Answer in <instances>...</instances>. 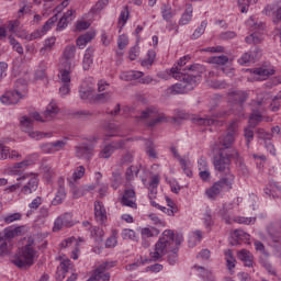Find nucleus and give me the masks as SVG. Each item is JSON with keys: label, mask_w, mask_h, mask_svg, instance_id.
I'll return each mask as SVG.
<instances>
[{"label": "nucleus", "mask_w": 281, "mask_h": 281, "mask_svg": "<svg viewBox=\"0 0 281 281\" xmlns=\"http://www.w3.org/2000/svg\"><path fill=\"white\" fill-rule=\"evenodd\" d=\"M146 146V154L148 155V157H150L151 159H157V151L155 150V143H153V140L147 139L145 143Z\"/></svg>", "instance_id": "obj_40"}, {"label": "nucleus", "mask_w": 281, "mask_h": 281, "mask_svg": "<svg viewBox=\"0 0 281 281\" xmlns=\"http://www.w3.org/2000/svg\"><path fill=\"white\" fill-rule=\"evenodd\" d=\"M168 254V262L171 266L177 265V260H179V246H176L175 248L171 249L170 252Z\"/></svg>", "instance_id": "obj_36"}, {"label": "nucleus", "mask_w": 281, "mask_h": 281, "mask_svg": "<svg viewBox=\"0 0 281 281\" xmlns=\"http://www.w3.org/2000/svg\"><path fill=\"white\" fill-rule=\"evenodd\" d=\"M142 76H144V72L132 70V71L123 72L121 75V80H125V82H131V80H139Z\"/></svg>", "instance_id": "obj_28"}, {"label": "nucleus", "mask_w": 281, "mask_h": 281, "mask_svg": "<svg viewBox=\"0 0 281 281\" xmlns=\"http://www.w3.org/2000/svg\"><path fill=\"white\" fill-rule=\"evenodd\" d=\"M113 147H111V145H106L105 147L102 148V150L99 153V157L101 159H109V157H111V155H113Z\"/></svg>", "instance_id": "obj_51"}, {"label": "nucleus", "mask_w": 281, "mask_h": 281, "mask_svg": "<svg viewBox=\"0 0 281 281\" xmlns=\"http://www.w3.org/2000/svg\"><path fill=\"white\" fill-rule=\"evenodd\" d=\"M235 179L236 177L234 173H231L229 171L226 172L225 177L221 178L211 188L206 189L205 194L207 199L215 201L216 196H218L221 192H229L234 186Z\"/></svg>", "instance_id": "obj_3"}, {"label": "nucleus", "mask_w": 281, "mask_h": 281, "mask_svg": "<svg viewBox=\"0 0 281 281\" xmlns=\"http://www.w3.org/2000/svg\"><path fill=\"white\" fill-rule=\"evenodd\" d=\"M165 93L168 97H170V95H179L181 93H188V90L186 89V86L183 85V82L180 80L179 83H176V85L169 87L165 91Z\"/></svg>", "instance_id": "obj_20"}, {"label": "nucleus", "mask_w": 281, "mask_h": 281, "mask_svg": "<svg viewBox=\"0 0 281 281\" xmlns=\"http://www.w3.org/2000/svg\"><path fill=\"white\" fill-rule=\"evenodd\" d=\"M85 166H79L75 169V171L72 172V183H76V181H79V179H82V177H85Z\"/></svg>", "instance_id": "obj_44"}, {"label": "nucleus", "mask_w": 281, "mask_h": 281, "mask_svg": "<svg viewBox=\"0 0 281 281\" xmlns=\"http://www.w3.org/2000/svg\"><path fill=\"white\" fill-rule=\"evenodd\" d=\"M183 243V234L175 233L172 229H166L161 237L155 245V251L150 252V258L155 261L159 260V258H164L166 254H169L176 247H181Z\"/></svg>", "instance_id": "obj_1"}, {"label": "nucleus", "mask_w": 281, "mask_h": 281, "mask_svg": "<svg viewBox=\"0 0 281 281\" xmlns=\"http://www.w3.org/2000/svg\"><path fill=\"white\" fill-rule=\"evenodd\" d=\"M205 27H207V22L202 21L201 25L198 29H195V31L191 35L192 41H196V38H201V36L205 34Z\"/></svg>", "instance_id": "obj_35"}, {"label": "nucleus", "mask_w": 281, "mask_h": 281, "mask_svg": "<svg viewBox=\"0 0 281 281\" xmlns=\"http://www.w3.org/2000/svg\"><path fill=\"white\" fill-rule=\"evenodd\" d=\"M45 33L42 30H37L31 34L23 36H20L21 38H25V41H36V38H41L42 36H44Z\"/></svg>", "instance_id": "obj_52"}, {"label": "nucleus", "mask_w": 281, "mask_h": 281, "mask_svg": "<svg viewBox=\"0 0 281 281\" xmlns=\"http://www.w3.org/2000/svg\"><path fill=\"white\" fill-rule=\"evenodd\" d=\"M237 170L243 177H249V168H247V165H245V161L239 156L237 157Z\"/></svg>", "instance_id": "obj_41"}, {"label": "nucleus", "mask_w": 281, "mask_h": 281, "mask_svg": "<svg viewBox=\"0 0 281 281\" xmlns=\"http://www.w3.org/2000/svg\"><path fill=\"white\" fill-rule=\"evenodd\" d=\"M94 100L101 104H106V102H111V100H113V94H111V92L99 93L94 97Z\"/></svg>", "instance_id": "obj_38"}, {"label": "nucleus", "mask_w": 281, "mask_h": 281, "mask_svg": "<svg viewBox=\"0 0 281 281\" xmlns=\"http://www.w3.org/2000/svg\"><path fill=\"white\" fill-rule=\"evenodd\" d=\"M47 64L45 61H41L38 68L35 71V80H43L47 76Z\"/></svg>", "instance_id": "obj_32"}, {"label": "nucleus", "mask_w": 281, "mask_h": 281, "mask_svg": "<svg viewBox=\"0 0 281 281\" xmlns=\"http://www.w3.org/2000/svg\"><path fill=\"white\" fill-rule=\"evenodd\" d=\"M182 74H188L187 71H190L191 74H189L190 76H203V74H205V67L203 65L200 64H192L189 67L183 68Z\"/></svg>", "instance_id": "obj_25"}, {"label": "nucleus", "mask_w": 281, "mask_h": 281, "mask_svg": "<svg viewBox=\"0 0 281 281\" xmlns=\"http://www.w3.org/2000/svg\"><path fill=\"white\" fill-rule=\"evenodd\" d=\"M250 71L255 74V76H259L257 80H266L267 78H269V76H271V72L267 68H256Z\"/></svg>", "instance_id": "obj_37"}, {"label": "nucleus", "mask_w": 281, "mask_h": 281, "mask_svg": "<svg viewBox=\"0 0 281 281\" xmlns=\"http://www.w3.org/2000/svg\"><path fill=\"white\" fill-rule=\"evenodd\" d=\"M66 196H67V193L65 192V188L60 187L56 193V196L52 201V205H60V203L65 201Z\"/></svg>", "instance_id": "obj_34"}, {"label": "nucleus", "mask_w": 281, "mask_h": 281, "mask_svg": "<svg viewBox=\"0 0 281 281\" xmlns=\"http://www.w3.org/2000/svg\"><path fill=\"white\" fill-rule=\"evenodd\" d=\"M110 146H111L112 150L115 153V150L124 149V147L126 146V140L120 139L116 142H112V143H110Z\"/></svg>", "instance_id": "obj_58"}, {"label": "nucleus", "mask_w": 281, "mask_h": 281, "mask_svg": "<svg viewBox=\"0 0 281 281\" xmlns=\"http://www.w3.org/2000/svg\"><path fill=\"white\" fill-rule=\"evenodd\" d=\"M262 111L263 109H252V113L249 115L250 128H256L259 122H262Z\"/></svg>", "instance_id": "obj_21"}, {"label": "nucleus", "mask_w": 281, "mask_h": 281, "mask_svg": "<svg viewBox=\"0 0 281 281\" xmlns=\"http://www.w3.org/2000/svg\"><path fill=\"white\" fill-rule=\"evenodd\" d=\"M61 218L65 227H72L74 220L70 213H65L64 215L59 216Z\"/></svg>", "instance_id": "obj_61"}, {"label": "nucleus", "mask_w": 281, "mask_h": 281, "mask_svg": "<svg viewBox=\"0 0 281 281\" xmlns=\"http://www.w3.org/2000/svg\"><path fill=\"white\" fill-rule=\"evenodd\" d=\"M168 207L170 209H166V212H164L165 214H168V216H173V214H177V212H179V209L177 207V204H175L172 202V200H170V198H166Z\"/></svg>", "instance_id": "obj_50"}, {"label": "nucleus", "mask_w": 281, "mask_h": 281, "mask_svg": "<svg viewBox=\"0 0 281 281\" xmlns=\"http://www.w3.org/2000/svg\"><path fill=\"white\" fill-rule=\"evenodd\" d=\"M59 93L61 98H65V95H69L71 93V83H61L59 87Z\"/></svg>", "instance_id": "obj_62"}, {"label": "nucleus", "mask_w": 281, "mask_h": 281, "mask_svg": "<svg viewBox=\"0 0 281 281\" xmlns=\"http://www.w3.org/2000/svg\"><path fill=\"white\" fill-rule=\"evenodd\" d=\"M238 158V151L234 153H225L218 151V154L214 157L213 166L217 172H225L229 170V166L232 165V159Z\"/></svg>", "instance_id": "obj_9"}, {"label": "nucleus", "mask_w": 281, "mask_h": 281, "mask_svg": "<svg viewBox=\"0 0 281 281\" xmlns=\"http://www.w3.org/2000/svg\"><path fill=\"white\" fill-rule=\"evenodd\" d=\"M229 115H232V111L220 110V111L213 113L212 116H209V115H205L204 117L193 116V117H191V122L193 124H196L198 126H216V125L221 124V121H218V120H225V117H229Z\"/></svg>", "instance_id": "obj_8"}, {"label": "nucleus", "mask_w": 281, "mask_h": 281, "mask_svg": "<svg viewBox=\"0 0 281 281\" xmlns=\"http://www.w3.org/2000/svg\"><path fill=\"white\" fill-rule=\"evenodd\" d=\"M41 150L46 155H54V143H46L41 145Z\"/></svg>", "instance_id": "obj_64"}, {"label": "nucleus", "mask_w": 281, "mask_h": 281, "mask_svg": "<svg viewBox=\"0 0 281 281\" xmlns=\"http://www.w3.org/2000/svg\"><path fill=\"white\" fill-rule=\"evenodd\" d=\"M139 175V168L136 166H131L126 169L125 177L127 181H133L134 177H137Z\"/></svg>", "instance_id": "obj_49"}, {"label": "nucleus", "mask_w": 281, "mask_h": 281, "mask_svg": "<svg viewBox=\"0 0 281 281\" xmlns=\"http://www.w3.org/2000/svg\"><path fill=\"white\" fill-rule=\"evenodd\" d=\"M37 254L38 252L34 248V239L29 238L27 244L15 254L11 259V262L19 269H27V267L34 265V259Z\"/></svg>", "instance_id": "obj_2"}, {"label": "nucleus", "mask_w": 281, "mask_h": 281, "mask_svg": "<svg viewBox=\"0 0 281 281\" xmlns=\"http://www.w3.org/2000/svg\"><path fill=\"white\" fill-rule=\"evenodd\" d=\"M109 5V0H99L95 5L92 7V12H102L104 8Z\"/></svg>", "instance_id": "obj_54"}, {"label": "nucleus", "mask_w": 281, "mask_h": 281, "mask_svg": "<svg viewBox=\"0 0 281 281\" xmlns=\"http://www.w3.org/2000/svg\"><path fill=\"white\" fill-rule=\"evenodd\" d=\"M58 115V105L55 103V101H50V103L47 105L46 110L44 111V117L46 122H49L50 120H54Z\"/></svg>", "instance_id": "obj_22"}, {"label": "nucleus", "mask_w": 281, "mask_h": 281, "mask_svg": "<svg viewBox=\"0 0 281 281\" xmlns=\"http://www.w3.org/2000/svg\"><path fill=\"white\" fill-rule=\"evenodd\" d=\"M157 186H159V176H154L149 182V200L157 199Z\"/></svg>", "instance_id": "obj_29"}, {"label": "nucleus", "mask_w": 281, "mask_h": 281, "mask_svg": "<svg viewBox=\"0 0 281 281\" xmlns=\"http://www.w3.org/2000/svg\"><path fill=\"white\" fill-rule=\"evenodd\" d=\"M192 4H187V9L179 21V25H188V23L192 21Z\"/></svg>", "instance_id": "obj_30"}, {"label": "nucleus", "mask_w": 281, "mask_h": 281, "mask_svg": "<svg viewBox=\"0 0 281 281\" xmlns=\"http://www.w3.org/2000/svg\"><path fill=\"white\" fill-rule=\"evenodd\" d=\"M115 267V262L113 261H105L101 265H99L94 270H92L91 273V280L92 281H110L111 280V273L106 272L109 269H113Z\"/></svg>", "instance_id": "obj_10"}, {"label": "nucleus", "mask_w": 281, "mask_h": 281, "mask_svg": "<svg viewBox=\"0 0 281 281\" xmlns=\"http://www.w3.org/2000/svg\"><path fill=\"white\" fill-rule=\"evenodd\" d=\"M262 54L260 53V48H256L252 52L245 53L239 59V65H249V63H256L258 58H260Z\"/></svg>", "instance_id": "obj_17"}, {"label": "nucleus", "mask_w": 281, "mask_h": 281, "mask_svg": "<svg viewBox=\"0 0 281 281\" xmlns=\"http://www.w3.org/2000/svg\"><path fill=\"white\" fill-rule=\"evenodd\" d=\"M194 269H196V271H200V276L205 281H216V278L214 277V274H212V271H210L201 266H194Z\"/></svg>", "instance_id": "obj_31"}, {"label": "nucleus", "mask_w": 281, "mask_h": 281, "mask_svg": "<svg viewBox=\"0 0 281 281\" xmlns=\"http://www.w3.org/2000/svg\"><path fill=\"white\" fill-rule=\"evenodd\" d=\"M139 120H151L147 126L149 128H154V126H157L159 124H166L168 122V117L166 115L160 114L158 115L157 110L153 108H148L145 111L142 112Z\"/></svg>", "instance_id": "obj_11"}, {"label": "nucleus", "mask_w": 281, "mask_h": 281, "mask_svg": "<svg viewBox=\"0 0 281 281\" xmlns=\"http://www.w3.org/2000/svg\"><path fill=\"white\" fill-rule=\"evenodd\" d=\"M21 232V228L7 227L0 233V256H8L14 247V236Z\"/></svg>", "instance_id": "obj_7"}, {"label": "nucleus", "mask_w": 281, "mask_h": 281, "mask_svg": "<svg viewBox=\"0 0 281 281\" xmlns=\"http://www.w3.org/2000/svg\"><path fill=\"white\" fill-rule=\"evenodd\" d=\"M237 258L244 262L245 267L254 266V255L247 249H243L238 252Z\"/></svg>", "instance_id": "obj_24"}, {"label": "nucleus", "mask_w": 281, "mask_h": 281, "mask_svg": "<svg viewBox=\"0 0 281 281\" xmlns=\"http://www.w3.org/2000/svg\"><path fill=\"white\" fill-rule=\"evenodd\" d=\"M38 188V179L36 178H31L29 179L27 183L24 184L22 188L23 194H32V192H36Z\"/></svg>", "instance_id": "obj_27"}, {"label": "nucleus", "mask_w": 281, "mask_h": 281, "mask_svg": "<svg viewBox=\"0 0 281 281\" xmlns=\"http://www.w3.org/2000/svg\"><path fill=\"white\" fill-rule=\"evenodd\" d=\"M128 164H133V154L126 153L119 160V166H126Z\"/></svg>", "instance_id": "obj_53"}, {"label": "nucleus", "mask_w": 281, "mask_h": 281, "mask_svg": "<svg viewBox=\"0 0 281 281\" xmlns=\"http://www.w3.org/2000/svg\"><path fill=\"white\" fill-rule=\"evenodd\" d=\"M54 45H56V38L49 37L45 41L44 46L41 48V54H45V52H52V47H54Z\"/></svg>", "instance_id": "obj_47"}, {"label": "nucleus", "mask_w": 281, "mask_h": 281, "mask_svg": "<svg viewBox=\"0 0 281 281\" xmlns=\"http://www.w3.org/2000/svg\"><path fill=\"white\" fill-rule=\"evenodd\" d=\"M244 137H246L247 146H249L254 139V127H251V125L245 128Z\"/></svg>", "instance_id": "obj_57"}, {"label": "nucleus", "mask_w": 281, "mask_h": 281, "mask_svg": "<svg viewBox=\"0 0 281 281\" xmlns=\"http://www.w3.org/2000/svg\"><path fill=\"white\" fill-rule=\"evenodd\" d=\"M245 41L248 45H251V44L258 45V44L262 43V40H260V37H258V35H256V33H252L249 36H247L245 38Z\"/></svg>", "instance_id": "obj_59"}, {"label": "nucleus", "mask_w": 281, "mask_h": 281, "mask_svg": "<svg viewBox=\"0 0 281 281\" xmlns=\"http://www.w3.org/2000/svg\"><path fill=\"white\" fill-rule=\"evenodd\" d=\"M9 43L12 46V48L14 49V52H16L18 54L23 56V46L21 45V43H19V41H16V38H14L12 35H10Z\"/></svg>", "instance_id": "obj_43"}, {"label": "nucleus", "mask_w": 281, "mask_h": 281, "mask_svg": "<svg viewBox=\"0 0 281 281\" xmlns=\"http://www.w3.org/2000/svg\"><path fill=\"white\" fill-rule=\"evenodd\" d=\"M147 56H148V58L144 59L142 61V67H147L148 68V67L153 66V63H155V58L157 56V53H155V50H148Z\"/></svg>", "instance_id": "obj_48"}, {"label": "nucleus", "mask_w": 281, "mask_h": 281, "mask_svg": "<svg viewBox=\"0 0 281 281\" xmlns=\"http://www.w3.org/2000/svg\"><path fill=\"white\" fill-rule=\"evenodd\" d=\"M79 95H80L81 100H89V98H91V95H93V88H91L89 86H81V88L79 90Z\"/></svg>", "instance_id": "obj_39"}, {"label": "nucleus", "mask_w": 281, "mask_h": 281, "mask_svg": "<svg viewBox=\"0 0 281 281\" xmlns=\"http://www.w3.org/2000/svg\"><path fill=\"white\" fill-rule=\"evenodd\" d=\"M42 170H43L44 175L46 176L47 181H52V177H54V175H56V172L54 171V168H52V166H49V165L43 166Z\"/></svg>", "instance_id": "obj_56"}, {"label": "nucleus", "mask_w": 281, "mask_h": 281, "mask_svg": "<svg viewBox=\"0 0 281 281\" xmlns=\"http://www.w3.org/2000/svg\"><path fill=\"white\" fill-rule=\"evenodd\" d=\"M58 21V14L53 15L50 19H48L45 24L42 27V32L44 34H47V32H49V30H52V26L54 25V23H56Z\"/></svg>", "instance_id": "obj_46"}, {"label": "nucleus", "mask_w": 281, "mask_h": 281, "mask_svg": "<svg viewBox=\"0 0 281 281\" xmlns=\"http://www.w3.org/2000/svg\"><path fill=\"white\" fill-rule=\"evenodd\" d=\"M237 130L238 123H236V121H233L228 126V132L218 138L217 150L220 153H238L232 147L235 142V135Z\"/></svg>", "instance_id": "obj_4"}, {"label": "nucleus", "mask_w": 281, "mask_h": 281, "mask_svg": "<svg viewBox=\"0 0 281 281\" xmlns=\"http://www.w3.org/2000/svg\"><path fill=\"white\" fill-rule=\"evenodd\" d=\"M169 76H172L175 80H181L187 91H192V89L201 82V76L190 75V72H181V68H179V66L172 67L169 70Z\"/></svg>", "instance_id": "obj_5"}, {"label": "nucleus", "mask_w": 281, "mask_h": 281, "mask_svg": "<svg viewBox=\"0 0 281 281\" xmlns=\"http://www.w3.org/2000/svg\"><path fill=\"white\" fill-rule=\"evenodd\" d=\"M33 124H34V120H32L27 116H23L21 120V126H22V131H24V133L31 132Z\"/></svg>", "instance_id": "obj_42"}, {"label": "nucleus", "mask_w": 281, "mask_h": 281, "mask_svg": "<svg viewBox=\"0 0 281 281\" xmlns=\"http://www.w3.org/2000/svg\"><path fill=\"white\" fill-rule=\"evenodd\" d=\"M248 99L249 94L243 90H232L228 92L229 102H235L236 104H239V106H243Z\"/></svg>", "instance_id": "obj_14"}, {"label": "nucleus", "mask_w": 281, "mask_h": 281, "mask_svg": "<svg viewBox=\"0 0 281 281\" xmlns=\"http://www.w3.org/2000/svg\"><path fill=\"white\" fill-rule=\"evenodd\" d=\"M93 52H95L92 47L87 48L86 54L83 56L82 60V67L85 71H88V69L91 68L93 65Z\"/></svg>", "instance_id": "obj_26"}, {"label": "nucleus", "mask_w": 281, "mask_h": 281, "mask_svg": "<svg viewBox=\"0 0 281 281\" xmlns=\"http://www.w3.org/2000/svg\"><path fill=\"white\" fill-rule=\"evenodd\" d=\"M71 265V260L68 258H60L59 267H57L56 271V280L63 281L65 280V276L69 272V267Z\"/></svg>", "instance_id": "obj_18"}, {"label": "nucleus", "mask_w": 281, "mask_h": 281, "mask_svg": "<svg viewBox=\"0 0 281 281\" xmlns=\"http://www.w3.org/2000/svg\"><path fill=\"white\" fill-rule=\"evenodd\" d=\"M94 217L101 225L106 222V209H104L102 202H94Z\"/></svg>", "instance_id": "obj_19"}, {"label": "nucleus", "mask_w": 281, "mask_h": 281, "mask_svg": "<svg viewBox=\"0 0 281 281\" xmlns=\"http://www.w3.org/2000/svg\"><path fill=\"white\" fill-rule=\"evenodd\" d=\"M75 58H76V46L68 45L64 49L59 65L65 67H76V61L74 60Z\"/></svg>", "instance_id": "obj_12"}, {"label": "nucleus", "mask_w": 281, "mask_h": 281, "mask_svg": "<svg viewBox=\"0 0 281 281\" xmlns=\"http://www.w3.org/2000/svg\"><path fill=\"white\" fill-rule=\"evenodd\" d=\"M74 69H76V67L59 65L58 79L60 85H71V72Z\"/></svg>", "instance_id": "obj_15"}, {"label": "nucleus", "mask_w": 281, "mask_h": 281, "mask_svg": "<svg viewBox=\"0 0 281 281\" xmlns=\"http://www.w3.org/2000/svg\"><path fill=\"white\" fill-rule=\"evenodd\" d=\"M70 190L74 199H80V196H85V191L80 188L76 187V182L69 181Z\"/></svg>", "instance_id": "obj_45"}, {"label": "nucleus", "mask_w": 281, "mask_h": 281, "mask_svg": "<svg viewBox=\"0 0 281 281\" xmlns=\"http://www.w3.org/2000/svg\"><path fill=\"white\" fill-rule=\"evenodd\" d=\"M21 218H23V215H21V213H13L4 217V223H7V225H10V223H14V221H21Z\"/></svg>", "instance_id": "obj_55"}, {"label": "nucleus", "mask_w": 281, "mask_h": 281, "mask_svg": "<svg viewBox=\"0 0 281 281\" xmlns=\"http://www.w3.org/2000/svg\"><path fill=\"white\" fill-rule=\"evenodd\" d=\"M136 201L137 198L135 195V190L126 189L121 198V205H124L125 207H132V210H137Z\"/></svg>", "instance_id": "obj_13"}, {"label": "nucleus", "mask_w": 281, "mask_h": 281, "mask_svg": "<svg viewBox=\"0 0 281 281\" xmlns=\"http://www.w3.org/2000/svg\"><path fill=\"white\" fill-rule=\"evenodd\" d=\"M91 155H93V147L87 143H82L76 147V157L78 159H91Z\"/></svg>", "instance_id": "obj_16"}, {"label": "nucleus", "mask_w": 281, "mask_h": 281, "mask_svg": "<svg viewBox=\"0 0 281 281\" xmlns=\"http://www.w3.org/2000/svg\"><path fill=\"white\" fill-rule=\"evenodd\" d=\"M25 80L19 79L15 81V89L7 91L1 98L0 101L2 104H19L23 97L25 95L26 89Z\"/></svg>", "instance_id": "obj_6"}, {"label": "nucleus", "mask_w": 281, "mask_h": 281, "mask_svg": "<svg viewBox=\"0 0 281 281\" xmlns=\"http://www.w3.org/2000/svg\"><path fill=\"white\" fill-rule=\"evenodd\" d=\"M207 63H211L212 65H227V63H229V57L225 55L213 56L207 59Z\"/></svg>", "instance_id": "obj_33"}, {"label": "nucleus", "mask_w": 281, "mask_h": 281, "mask_svg": "<svg viewBox=\"0 0 281 281\" xmlns=\"http://www.w3.org/2000/svg\"><path fill=\"white\" fill-rule=\"evenodd\" d=\"M254 245H255L256 251H260V254H262V256H266V257L270 256L269 251H267V249L265 248V244H262V241L255 240Z\"/></svg>", "instance_id": "obj_60"}, {"label": "nucleus", "mask_w": 281, "mask_h": 281, "mask_svg": "<svg viewBox=\"0 0 281 281\" xmlns=\"http://www.w3.org/2000/svg\"><path fill=\"white\" fill-rule=\"evenodd\" d=\"M95 38V32H88L77 38V47L79 49H85L87 47V43H91Z\"/></svg>", "instance_id": "obj_23"}, {"label": "nucleus", "mask_w": 281, "mask_h": 281, "mask_svg": "<svg viewBox=\"0 0 281 281\" xmlns=\"http://www.w3.org/2000/svg\"><path fill=\"white\" fill-rule=\"evenodd\" d=\"M65 146H67V142L66 140H55V142H53V150H54V153H58L60 150H64Z\"/></svg>", "instance_id": "obj_63"}]
</instances>
